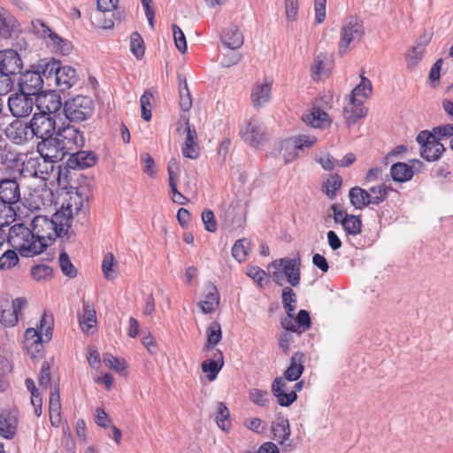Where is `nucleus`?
<instances>
[{"mask_svg":"<svg viewBox=\"0 0 453 453\" xmlns=\"http://www.w3.org/2000/svg\"><path fill=\"white\" fill-rule=\"evenodd\" d=\"M7 103L13 117L23 118L32 112L35 104V96L19 90V92L10 95Z\"/></svg>","mask_w":453,"mask_h":453,"instance_id":"nucleus-12","label":"nucleus"},{"mask_svg":"<svg viewBox=\"0 0 453 453\" xmlns=\"http://www.w3.org/2000/svg\"><path fill=\"white\" fill-rule=\"evenodd\" d=\"M78 81L76 70L70 65L59 66L54 76L58 89L65 91L76 84Z\"/></svg>","mask_w":453,"mask_h":453,"instance_id":"nucleus-22","label":"nucleus"},{"mask_svg":"<svg viewBox=\"0 0 453 453\" xmlns=\"http://www.w3.org/2000/svg\"><path fill=\"white\" fill-rule=\"evenodd\" d=\"M32 277L37 280H47L53 276V269L47 265H36L31 268Z\"/></svg>","mask_w":453,"mask_h":453,"instance_id":"nucleus-56","label":"nucleus"},{"mask_svg":"<svg viewBox=\"0 0 453 453\" xmlns=\"http://www.w3.org/2000/svg\"><path fill=\"white\" fill-rule=\"evenodd\" d=\"M416 141L420 145L421 157L426 161L437 160L445 150L444 145L434 139L427 130L419 132Z\"/></svg>","mask_w":453,"mask_h":453,"instance_id":"nucleus-10","label":"nucleus"},{"mask_svg":"<svg viewBox=\"0 0 453 453\" xmlns=\"http://www.w3.org/2000/svg\"><path fill=\"white\" fill-rule=\"evenodd\" d=\"M27 302L24 298H16L12 303L7 296L0 295V322L5 326H13L18 322L19 313Z\"/></svg>","mask_w":453,"mask_h":453,"instance_id":"nucleus-11","label":"nucleus"},{"mask_svg":"<svg viewBox=\"0 0 453 453\" xmlns=\"http://www.w3.org/2000/svg\"><path fill=\"white\" fill-rule=\"evenodd\" d=\"M68 199H65L60 210L58 212H62L63 216L68 218V225L72 226V219L73 214H77L83 207L84 202L88 201V196L83 193V190L78 188H72L67 193Z\"/></svg>","mask_w":453,"mask_h":453,"instance_id":"nucleus-13","label":"nucleus"},{"mask_svg":"<svg viewBox=\"0 0 453 453\" xmlns=\"http://www.w3.org/2000/svg\"><path fill=\"white\" fill-rule=\"evenodd\" d=\"M12 18L0 12V36L8 38L12 35ZM22 60L19 53L12 49L0 50V73L17 74L22 68Z\"/></svg>","mask_w":453,"mask_h":453,"instance_id":"nucleus-3","label":"nucleus"},{"mask_svg":"<svg viewBox=\"0 0 453 453\" xmlns=\"http://www.w3.org/2000/svg\"><path fill=\"white\" fill-rule=\"evenodd\" d=\"M242 59V55L236 50L226 49V51L222 53L220 65L224 68L231 67L239 64Z\"/></svg>","mask_w":453,"mask_h":453,"instance_id":"nucleus-52","label":"nucleus"},{"mask_svg":"<svg viewBox=\"0 0 453 453\" xmlns=\"http://www.w3.org/2000/svg\"><path fill=\"white\" fill-rule=\"evenodd\" d=\"M296 296L292 288L286 287L282 290V303L288 317L292 318V312L296 310Z\"/></svg>","mask_w":453,"mask_h":453,"instance_id":"nucleus-49","label":"nucleus"},{"mask_svg":"<svg viewBox=\"0 0 453 453\" xmlns=\"http://www.w3.org/2000/svg\"><path fill=\"white\" fill-rule=\"evenodd\" d=\"M299 9L298 0H285V12L288 21H295Z\"/></svg>","mask_w":453,"mask_h":453,"instance_id":"nucleus-63","label":"nucleus"},{"mask_svg":"<svg viewBox=\"0 0 453 453\" xmlns=\"http://www.w3.org/2000/svg\"><path fill=\"white\" fill-rule=\"evenodd\" d=\"M94 111V101L88 96H76L68 99L64 105L65 115L72 122H82L88 119Z\"/></svg>","mask_w":453,"mask_h":453,"instance_id":"nucleus-5","label":"nucleus"},{"mask_svg":"<svg viewBox=\"0 0 453 453\" xmlns=\"http://www.w3.org/2000/svg\"><path fill=\"white\" fill-rule=\"evenodd\" d=\"M130 50L137 59L144 56V42L137 32H133L130 36Z\"/></svg>","mask_w":453,"mask_h":453,"instance_id":"nucleus-51","label":"nucleus"},{"mask_svg":"<svg viewBox=\"0 0 453 453\" xmlns=\"http://www.w3.org/2000/svg\"><path fill=\"white\" fill-rule=\"evenodd\" d=\"M33 136L41 140L50 138L56 133V120L52 112L49 110L35 112L29 121Z\"/></svg>","mask_w":453,"mask_h":453,"instance_id":"nucleus-7","label":"nucleus"},{"mask_svg":"<svg viewBox=\"0 0 453 453\" xmlns=\"http://www.w3.org/2000/svg\"><path fill=\"white\" fill-rule=\"evenodd\" d=\"M305 356L303 353L297 351L294 353L290 358V364L282 377L288 381H296L303 374L304 371Z\"/></svg>","mask_w":453,"mask_h":453,"instance_id":"nucleus-27","label":"nucleus"},{"mask_svg":"<svg viewBox=\"0 0 453 453\" xmlns=\"http://www.w3.org/2000/svg\"><path fill=\"white\" fill-rule=\"evenodd\" d=\"M250 242L246 239L237 240L232 248V256L238 262L244 261L248 255Z\"/></svg>","mask_w":453,"mask_h":453,"instance_id":"nucleus-54","label":"nucleus"},{"mask_svg":"<svg viewBox=\"0 0 453 453\" xmlns=\"http://www.w3.org/2000/svg\"><path fill=\"white\" fill-rule=\"evenodd\" d=\"M31 226L36 239L45 244L46 248L51 245L58 237L63 238L64 235H66L71 228L68 225V218H65L62 212H58V211L51 218L44 215L34 217Z\"/></svg>","mask_w":453,"mask_h":453,"instance_id":"nucleus-1","label":"nucleus"},{"mask_svg":"<svg viewBox=\"0 0 453 453\" xmlns=\"http://www.w3.org/2000/svg\"><path fill=\"white\" fill-rule=\"evenodd\" d=\"M20 173L25 177L48 180L53 172L54 165L45 158L40 157H29L21 162Z\"/></svg>","mask_w":453,"mask_h":453,"instance_id":"nucleus-9","label":"nucleus"},{"mask_svg":"<svg viewBox=\"0 0 453 453\" xmlns=\"http://www.w3.org/2000/svg\"><path fill=\"white\" fill-rule=\"evenodd\" d=\"M202 220L208 232L214 233L217 230V223L212 211L206 210L202 213Z\"/></svg>","mask_w":453,"mask_h":453,"instance_id":"nucleus-64","label":"nucleus"},{"mask_svg":"<svg viewBox=\"0 0 453 453\" xmlns=\"http://www.w3.org/2000/svg\"><path fill=\"white\" fill-rule=\"evenodd\" d=\"M297 142L293 137L283 140L280 143V152L286 164L293 162L298 156Z\"/></svg>","mask_w":453,"mask_h":453,"instance_id":"nucleus-38","label":"nucleus"},{"mask_svg":"<svg viewBox=\"0 0 453 453\" xmlns=\"http://www.w3.org/2000/svg\"><path fill=\"white\" fill-rule=\"evenodd\" d=\"M78 319L81 331L91 334L96 325V312L91 303L83 301L82 313L78 315Z\"/></svg>","mask_w":453,"mask_h":453,"instance_id":"nucleus-24","label":"nucleus"},{"mask_svg":"<svg viewBox=\"0 0 453 453\" xmlns=\"http://www.w3.org/2000/svg\"><path fill=\"white\" fill-rule=\"evenodd\" d=\"M13 204L0 203V228L9 226L16 220L17 213Z\"/></svg>","mask_w":453,"mask_h":453,"instance_id":"nucleus-42","label":"nucleus"},{"mask_svg":"<svg viewBox=\"0 0 453 453\" xmlns=\"http://www.w3.org/2000/svg\"><path fill=\"white\" fill-rule=\"evenodd\" d=\"M302 119L312 127H321L328 121V114L319 108H315L311 112L303 115Z\"/></svg>","mask_w":453,"mask_h":453,"instance_id":"nucleus-41","label":"nucleus"},{"mask_svg":"<svg viewBox=\"0 0 453 453\" xmlns=\"http://www.w3.org/2000/svg\"><path fill=\"white\" fill-rule=\"evenodd\" d=\"M365 35L363 21L356 16H349L342 21L338 42V52L343 56L350 49H354Z\"/></svg>","mask_w":453,"mask_h":453,"instance_id":"nucleus-4","label":"nucleus"},{"mask_svg":"<svg viewBox=\"0 0 453 453\" xmlns=\"http://www.w3.org/2000/svg\"><path fill=\"white\" fill-rule=\"evenodd\" d=\"M17 250H8L0 257V269L9 270L19 263Z\"/></svg>","mask_w":453,"mask_h":453,"instance_id":"nucleus-57","label":"nucleus"},{"mask_svg":"<svg viewBox=\"0 0 453 453\" xmlns=\"http://www.w3.org/2000/svg\"><path fill=\"white\" fill-rule=\"evenodd\" d=\"M413 165H409L406 163H395L392 165L390 168V174L392 179L396 182H404L407 180H410L414 174L413 167L415 164L418 165L419 166L423 165V163L420 160H413L412 161Z\"/></svg>","mask_w":453,"mask_h":453,"instance_id":"nucleus-29","label":"nucleus"},{"mask_svg":"<svg viewBox=\"0 0 453 453\" xmlns=\"http://www.w3.org/2000/svg\"><path fill=\"white\" fill-rule=\"evenodd\" d=\"M433 137L440 142L446 137H453V124H445L435 127L429 131Z\"/></svg>","mask_w":453,"mask_h":453,"instance_id":"nucleus-59","label":"nucleus"},{"mask_svg":"<svg viewBox=\"0 0 453 453\" xmlns=\"http://www.w3.org/2000/svg\"><path fill=\"white\" fill-rule=\"evenodd\" d=\"M65 166L71 170H81L94 166L97 162V156L93 151L74 150L68 155Z\"/></svg>","mask_w":453,"mask_h":453,"instance_id":"nucleus-19","label":"nucleus"},{"mask_svg":"<svg viewBox=\"0 0 453 453\" xmlns=\"http://www.w3.org/2000/svg\"><path fill=\"white\" fill-rule=\"evenodd\" d=\"M242 139L250 147L258 150L267 140L265 127L257 119L251 118L245 121L240 130Z\"/></svg>","mask_w":453,"mask_h":453,"instance_id":"nucleus-8","label":"nucleus"},{"mask_svg":"<svg viewBox=\"0 0 453 453\" xmlns=\"http://www.w3.org/2000/svg\"><path fill=\"white\" fill-rule=\"evenodd\" d=\"M427 40L423 42H418L406 55L407 66L410 69L414 68L422 59Z\"/></svg>","mask_w":453,"mask_h":453,"instance_id":"nucleus-43","label":"nucleus"},{"mask_svg":"<svg viewBox=\"0 0 453 453\" xmlns=\"http://www.w3.org/2000/svg\"><path fill=\"white\" fill-rule=\"evenodd\" d=\"M7 137L15 144H21L33 137L29 122L14 121L7 129Z\"/></svg>","mask_w":453,"mask_h":453,"instance_id":"nucleus-25","label":"nucleus"},{"mask_svg":"<svg viewBox=\"0 0 453 453\" xmlns=\"http://www.w3.org/2000/svg\"><path fill=\"white\" fill-rule=\"evenodd\" d=\"M219 293L217 287L209 282L204 288V299L199 303L202 311L204 314L213 312L219 305Z\"/></svg>","mask_w":453,"mask_h":453,"instance_id":"nucleus-26","label":"nucleus"},{"mask_svg":"<svg viewBox=\"0 0 453 453\" xmlns=\"http://www.w3.org/2000/svg\"><path fill=\"white\" fill-rule=\"evenodd\" d=\"M104 363L106 367L113 369L116 372H122L126 368L124 361H120L111 354L104 356Z\"/></svg>","mask_w":453,"mask_h":453,"instance_id":"nucleus-62","label":"nucleus"},{"mask_svg":"<svg viewBox=\"0 0 453 453\" xmlns=\"http://www.w3.org/2000/svg\"><path fill=\"white\" fill-rule=\"evenodd\" d=\"M32 29L34 33L40 37H49L51 40H59L60 36L52 31L42 19H35L32 21Z\"/></svg>","mask_w":453,"mask_h":453,"instance_id":"nucleus-46","label":"nucleus"},{"mask_svg":"<svg viewBox=\"0 0 453 453\" xmlns=\"http://www.w3.org/2000/svg\"><path fill=\"white\" fill-rule=\"evenodd\" d=\"M23 161L22 154L13 151L11 148L4 146V149L0 147V162L2 165H5L11 167H17L21 165Z\"/></svg>","mask_w":453,"mask_h":453,"instance_id":"nucleus-39","label":"nucleus"},{"mask_svg":"<svg viewBox=\"0 0 453 453\" xmlns=\"http://www.w3.org/2000/svg\"><path fill=\"white\" fill-rule=\"evenodd\" d=\"M250 400L260 407H265L269 404L270 395L268 391L258 388H251L249 391Z\"/></svg>","mask_w":453,"mask_h":453,"instance_id":"nucleus-53","label":"nucleus"},{"mask_svg":"<svg viewBox=\"0 0 453 453\" xmlns=\"http://www.w3.org/2000/svg\"><path fill=\"white\" fill-rule=\"evenodd\" d=\"M54 134L55 140L58 141L57 143L60 146L65 156L84 146L85 139L83 134L74 126H63Z\"/></svg>","mask_w":453,"mask_h":453,"instance_id":"nucleus-6","label":"nucleus"},{"mask_svg":"<svg viewBox=\"0 0 453 453\" xmlns=\"http://www.w3.org/2000/svg\"><path fill=\"white\" fill-rule=\"evenodd\" d=\"M367 111L368 110L364 106L363 100L349 98V102L343 109V117L347 126L355 125L359 119L366 116Z\"/></svg>","mask_w":453,"mask_h":453,"instance_id":"nucleus-21","label":"nucleus"},{"mask_svg":"<svg viewBox=\"0 0 453 453\" xmlns=\"http://www.w3.org/2000/svg\"><path fill=\"white\" fill-rule=\"evenodd\" d=\"M53 319L44 313L37 328H27L25 332V344L34 341H44L49 342L52 337Z\"/></svg>","mask_w":453,"mask_h":453,"instance_id":"nucleus-15","label":"nucleus"},{"mask_svg":"<svg viewBox=\"0 0 453 453\" xmlns=\"http://www.w3.org/2000/svg\"><path fill=\"white\" fill-rule=\"evenodd\" d=\"M17 430V419L11 413L0 416V434L6 439H12Z\"/></svg>","mask_w":453,"mask_h":453,"instance_id":"nucleus-36","label":"nucleus"},{"mask_svg":"<svg viewBox=\"0 0 453 453\" xmlns=\"http://www.w3.org/2000/svg\"><path fill=\"white\" fill-rule=\"evenodd\" d=\"M115 258L111 253H108L104 256L102 263V270L104 276L108 280L116 279L117 273L114 270Z\"/></svg>","mask_w":453,"mask_h":453,"instance_id":"nucleus-55","label":"nucleus"},{"mask_svg":"<svg viewBox=\"0 0 453 453\" xmlns=\"http://www.w3.org/2000/svg\"><path fill=\"white\" fill-rule=\"evenodd\" d=\"M179 104L183 111H188L192 107V97L188 88L187 80L184 76L179 75Z\"/></svg>","mask_w":453,"mask_h":453,"instance_id":"nucleus-37","label":"nucleus"},{"mask_svg":"<svg viewBox=\"0 0 453 453\" xmlns=\"http://www.w3.org/2000/svg\"><path fill=\"white\" fill-rule=\"evenodd\" d=\"M342 179L339 174L331 175L325 182L324 188L327 197L331 200L334 199L337 191L342 188Z\"/></svg>","mask_w":453,"mask_h":453,"instance_id":"nucleus-47","label":"nucleus"},{"mask_svg":"<svg viewBox=\"0 0 453 453\" xmlns=\"http://www.w3.org/2000/svg\"><path fill=\"white\" fill-rule=\"evenodd\" d=\"M349 201L356 209H363L372 205L371 193L360 187H353L349 191Z\"/></svg>","mask_w":453,"mask_h":453,"instance_id":"nucleus-33","label":"nucleus"},{"mask_svg":"<svg viewBox=\"0 0 453 453\" xmlns=\"http://www.w3.org/2000/svg\"><path fill=\"white\" fill-rule=\"evenodd\" d=\"M272 85L268 82L256 83L251 91V101L255 108L268 103L271 98Z\"/></svg>","mask_w":453,"mask_h":453,"instance_id":"nucleus-32","label":"nucleus"},{"mask_svg":"<svg viewBox=\"0 0 453 453\" xmlns=\"http://www.w3.org/2000/svg\"><path fill=\"white\" fill-rule=\"evenodd\" d=\"M243 35L235 26H231L221 35V42L225 49L238 50L243 44Z\"/></svg>","mask_w":453,"mask_h":453,"instance_id":"nucleus-31","label":"nucleus"},{"mask_svg":"<svg viewBox=\"0 0 453 453\" xmlns=\"http://www.w3.org/2000/svg\"><path fill=\"white\" fill-rule=\"evenodd\" d=\"M272 432L273 440L285 448H291L292 441L289 440L291 431L288 418L279 416L278 420L272 424Z\"/></svg>","mask_w":453,"mask_h":453,"instance_id":"nucleus-23","label":"nucleus"},{"mask_svg":"<svg viewBox=\"0 0 453 453\" xmlns=\"http://www.w3.org/2000/svg\"><path fill=\"white\" fill-rule=\"evenodd\" d=\"M57 142L55 136L52 135L50 138L41 140L36 145V151L39 155L53 165L55 163L62 161L65 157V152Z\"/></svg>","mask_w":453,"mask_h":453,"instance_id":"nucleus-16","label":"nucleus"},{"mask_svg":"<svg viewBox=\"0 0 453 453\" xmlns=\"http://www.w3.org/2000/svg\"><path fill=\"white\" fill-rule=\"evenodd\" d=\"M246 274L251 278L260 288H263V281L266 276V273L258 266H250L248 268Z\"/></svg>","mask_w":453,"mask_h":453,"instance_id":"nucleus-61","label":"nucleus"},{"mask_svg":"<svg viewBox=\"0 0 453 453\" xmlns=\"http://www.w3.org/2000/svg\"><path fill=\"white\" fill-rule=\"evenodd\" d=\"M172 30H173V39H174V43H175L176 48L181 53H185L187 50V42H186V37L184 35L183 31L176 24L172 25Z\"/></svg>","mask_w":453,"mask_h":453,"instance_id":"nucleus-58","label":"nucleus"},{"mask_svg":"<svg viewBox=\"0 0 453 453\" xmlns=\"http://www.w3.org/2000/svg\"><path fill=\"white\" fill-rule=\"evenodd\" d=\"M282 268L284 275L287 277L288 282L292 287H296L300 283V262L295 258L283 257L274 260L269 265V268L279 270Z\"/></svg>","mask_w":453,"mask_h":453,"instance_id":"nucleus-17","label":"nucleus"},{"mask_svg":"<svg viewBox=\"0 0 453 453\" xmlns=\"http://www.w3.org/2000/svg\"><path fill=\"white\" fill-rule=\"evenodd\" d=\"M222 330L219 322L210 323L206 328V343L203 350H211L221 341Z\"/></svg>","mask_w":453,"mask_h":453,"instance_id":"nucleus-35","label":"nucleus"},{"mask_svg":"<svg viewBox=\"0 0 453 453\" xmlns=\"http://www.w3.org/2000/svg\"><path fill=\"white\" fill-rule=\"evenodd\" d=\"M224 365V356L219 349H216L213 354V358H208L203 361L201 368L203 372H208L207 378L210 381L216 379L218 373Z\"/></svg>","mask_w":453,"mask_h":453,"instance_id":"nucleus-30","label":"nucleus"},{"mask_svg":"<svg viewBox=\"0 0 453 453\" xmlns=\"http://www.w3.org/2000/svg\"><path fill=\"white\" fill-rule=\"evenodd\" d=\"M59 267L65 276L69 278H75L77 276V270L70 260L68 254L62 251L58 257Z\"/></svg>","mask_w":453,"mask_h":453,"instance_id":"nucleus-50","label":"nucleus"},{"mask_svg":"<svg viewBox=\"0 0 453 453\" xmlns=\"http://www.w3.org/2000/svg\"><path fill=\"white\" fill-rule=\"evenodd\" d=\"M372 94V85L371 81L360 75V82L351 90L349 98L353 100L368 99Z\"/></svg>","mask_w":453,"mask_h":453,"instance_id":"nucleus-34","label":"nucleus"},{"mask_svg":"<svg viewBox=\"0 0 453 453\" xmlns=\"http://www.w3.org/2000/svg\"><path fill=\"white\" fill-rule=\"evenodd\" d=\"M345 219L342 224L344 231L352 236H356L361 233L362 220L359 216L349 214L345 216Z\"/></svg>","mask_w":453,"mask_h":453,"instance_id":"nucleus-45","label":"nucleus"},{"mask_svg":"<svg viewBox=\"0 0 453 453\" xmlns=\"http://www.w3.org/2000/svg\"><path fill=\"white\" fill-rule=\"evenodd\" d=\"M20 196V187L16 178L0 177V203L15 204Z\"/></svg>","mask_w":453,"mask_h":453,"instance_id":"nucleus-18","label":"nucleus"},{"mask_svg":"<svg viewBox=\"0 0 453 453\" xmlns=\"http://www.w3.org/2000/svg\"><path fill=\"white\" fill-rule=\"evenodd\" d=\"M284 379L276 377L272 383V393L277 399L278 403L283 407L290 406L297 399V394L295 391L283 393Z\"/></svg>","mask_w":453,"mask_h":453,"instance_id":"nucleus-28","label":"nucleus"},{"mask_svg":"<svg viewBox=\"0 0 453 453\" xmlns=\"http://www.w3.org/2000/svg\"><path fill=\"white\" fill-rule=\"evenodd\" d=\"M7 242L24 257L37 256L46 250V245L36 239L33 228L24 223H16L9 228Z\"/></svg>","mask_w":453,"mask_h":453,"instance_id":"nucleus-2","label":"nucleus"},{"mask_svg":"<svg viewBox=\"0 0 453 453\" xmlns=\"http://www.w3.org/2000/svg\"><path fill=\"white\" fill-rule=\"evenodd\" d=\"M393 190L394 189L391 187H388L385 184H380L370 188L369 192L371 193L372 205H379L383 203L388 196L389 192Z\"/></svg>","mask_w":453,"mask_h":453,"instance_id":"nucleus-44","label":"nucleus"},{"mask_svg":"<svg viewBox=\"0 0 453 453\" xmlns=\"http://www.w3.org/2000/svg\"><path fill=\"white\" fill-rule=\"evenodd\" d=\"M43 83L40 70H28L19 76V90L36 97L42 93Z\"/></svg>","mask_w":453,"mask_h":453,"instance_id":"nucleus-14","label":"nucleus"},{"mask_svg":"<svg viewBox=\"0 0 453 453\" xmlns=\"http://www.w3.org/2000/svg\"><path fill=\"white\" fill-rule=\"evenodd\" d=\"M60 66V62L51 59V60H42L37 65V70H40L41 74L47 81H54V76H56V73L58 71Z\"/></svg>","mask_w":453,"mask_h":453,"instance_id":"nucleus-40","label":"nucleus"},{"mask_svg":"<svg viewBox=\"0 0 453 453\" xmlns=\"http://www.w3.org/2000/svg\"><path fill=\"white\" fill-rule=\"evenodd\" d=\"M296 323L298 325V328H302L298 332L299 334L309 329L311 325L309 312L306 310H300L296 318Z\"/></svg>","mask_w":453,"mask_h":453,"instance_id":"nucleus-60","label":"nucleus"},{"mask_svg":"<svg viewBox=\"0 0 453 453\" xmlns=\"http://www.w3.org/2000/svg\"><path fill=\"white\" fill-rule=\"evenodd\" d=\"M184 131L186 139L181 149L182 154L185 157L196 159L200 155V149L196 142L197 134L195 127L189 124L188 119L185 120Z\"/></svg>","mask_w":453,"mask_h":453,"instance_id":"nucleus-20","label":"nucleus"},{"mask_svg":"<svg viewBox=\"0 0 453 453\" xmlns=\"http://www.w3.org/2000/svg\"><path fill=\"white\" fill-rule=\"evenodd\" d=\"M216 422L218 426L223 430L227 431L230 427V412L227 407L223 403H218Z\"/></svg>","mask_w":453,"mask_h":453,"instance_id":"nucleus-48","label":"nucleus"}]
</instances>
